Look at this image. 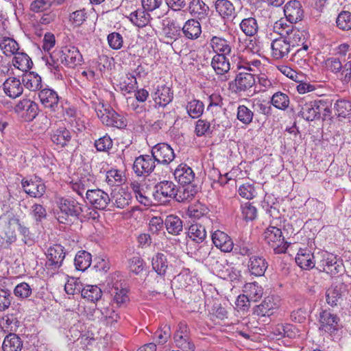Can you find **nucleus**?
Instances as JSON below:
<instances>
[{"label":"nucleus","instance_id":"1","mask_svg":"<svg viewBox=\"0 0 351 351\" xmlns=\"http://www.w3.org/2000/svg\"><path fill=\"white\" fill-rule=\"evenodd\" d=\"M82 56L78 49L74 46H65L60 49L54 50L47 59V64L50 69L60 71L62 64L69 67L81 64Z\"/></svg>","mask_w":351,"mask_h":351},{"label":"nucleus","instance_id":"2","mask_svg":"<svg viewBox=\"0 0 351 351\" xmlns=\"http://www.w3.org/2000/svg\"><path fill=\"white\" fill-rule=\"evenodd\" d=\"M60 213L57 214V219L60 223H66L69 217H86L84 208L75 199L62 197L58 201Z\"/></svg>","mask_w":351,"mask_h":351},{"label":"nucleus","instance_id":"3","mask_svg":"<svg viewBox=\"0 0 351 351\" xmlns=\"http://www.w3.org/2000/svg\"><path fill=\"white\" fill-rule=\"evenodd\" d=\"M263 239L277 254L285 253L289 247V243L285 241L281 229L274 226H269L264 231Z\"/></svg>","mask_w":351,"mask_h":351},{"label":"nucleus","instance_id":"4","mask_svg":"<svg viewBox=\"0 0 351 351\" xmlns=\"http://www.w3.org/2000/svg\"><path fill=\"white\" fill-rule=\"evenodd\" d=\"M97 108L96 112L97 117L101 121L107 126L115 127L117 128H124L127 125V123L124 117L112 108Z\"/></svg>","mask_w":351,"mask_h":351},{"label":"nucleus","instance_id":"5","mask_svg":"<svg viewBox=\"0 0 351 351\" xmlns=\"http://www.w3.org/2000/svg\"><path fill=\"white\" fill-rule=\"evenodd\" d=\"M156 167V160L152 155H141L136 157L133 163L132 169L138 177L149 176Z\"/></svg>","mask_w":351,"mask_h":351},{"label":"nucleus","instance_id":"6","mask_svg":"<svg viewBox=\"0 0 351 351\" xmlns=\"http://www.w3.org/2000/svg\"><path fill=\"white\" fill-rule=\"evenodd\" d=\"M286 28L285 30L281 31L280 35L285 36L288 43L290 44L292 50H294L296 47L308 45V35L305 31L300 30L294 27Z\"/></svg>","mask_w":351,"mask_h":351},{"label":"nucleus","instance_id":"7","mask_svg":"<svg viewBox=\"0 0 351 351\" xmlns=\"http://www.w3.org/2000/svg\"><path fill=\"white\" fill-rule=\"evenodd\" d=\"M339 321V317L330 310H322L318 317L319 328L326 332L332 333L338 330Z\"/></svg>","mask_w":351,"mask_h":351},{"label":"nucleus","instance_id":"8","mask_svg":"<svg viewBox=\"0 0 351 351\" xmlns=\"http://www.w3.org/2000/svg\"><path fill=\"white\" fill-rule=\"evenodd\" d=\"M152 155L156 162L161 165H169L175 158L173 149L167 143H160L154 145L151 150Z\"/></svg>","mask_w":351,"mask_h":351},{"label":"nucleus","instance_id":"9","mask_svg":"<svg viewBox=\"0 0 351 351\" xmlns=\"http://www.w3.org/2000/svg\"><path fill=\"white\" fill-rule=\"evenodd\" d=\"M86 202L95 208L104 210L110 202L109 195L103 190L88 189L86 193Z\"/></svg>","mask_w":351,"mask_h":351},{"label":"nucleus","instance_id":"10","mask_svg":"<svg viewBox=\"0 0 351 351\" xmlns=\"http://www.w3.org/2000/svg\"><path fill=\"white\" fill-rule=\"evenodd\" d=\"M65 255L63 246L60 244L53 245L47 250L46 253L47 258L46 266L49 269H58L62 265Z\"/></svg>","mask_w":351,"mask_h":351},{"label":"nucleus","instance_id":"11","mask_svg":"<svg viewBox=\"0 0 351 351\" xmlns=\"http://www.w3.org/2000/svg\"><path fill=\"white\" fill-rule=\"evenodd\" d=\"M320 270L330 274L331 276H335L343 274L344 266L341 260L338 259L333 254H326L320 261Z\"/></svg>","mask_w":351,"mask_h":351},{"label":"nucleus","instance_id":"12","mask_svg":"<svg viewBox=\"0 0 351 351\" xmlns=\"http://www.w3.org/2000/svg\"><path fill=\"white\" fill-rule=\"evenodd\" d=\"M173 337L176 346L184 351H194L195 345L190 337L187 326L184 323H180Z\"/></svg>","mask_w":351,"mask_h":351},{"label":"nucleus","instance_id":"13","mask_svg":"<svg viewBox=\"0 0 351 351\" xmlns=\"http://www.w3.org/2000/svg\"><path fill=\"white\" fill-rule=\"evenodd\" d=\"M23 191L31 197L40 198L46 191V186L40 178L25 180L21 182Z\"/></svg>","mask_w":351,"mask_h":351},{"label":"nucleus","instance_id":"14","mask_svg":"<svg viewBox=\"0 0 351 351\" xmlns=\"http://www.w3.org/2000/svg\"><path fill=\"white\" fill-rule=\"evenodd\" d=\"M152 264L153 269L158 275L156 278L157 285L154 287L158 289H161L162 285L165 282L163 276L168 267V262L166 256L162 253H158L152 258Z\"/></svg>","mask_w":351,"mask_h":351},{"label":"nucleus","instance_id":"15","mask_svg":"<svg viewBox=\"0 0 351 351\" xmlns=\"http://www.w3.org/2000/svg\"><path fill=\"white\" fill-rule=\"evenodd\" d=\"M38 110L37 104L29 99L20 100L14 107V111L25 116L27 121H32L37 116Z\"/></svg>","mask_w":351,"mask_h":351},{"label":"nucleus","instance_id":"16","mask_svg":"<svg viewBox=\"0 0 351 351\" xmlns=\"http://www.w3.org/2000/svg\"><path fill=\"white\" fill-rule=\"evenodd\" d=\"M318 106V100L311 101L308 102L300 101L299 104L300 110L298 114L308 121L319 119V112Z\"/></svg>","mask_w":351,"mask_h":351},{"label":"nucleus","instance_id":"17","mask_svg":"<svg viewBox=\"0 0 351 351\" xmlns=\"http://www.w3.org/2000/svg\"><path fill=\"white\" fill-rule=\"evenodd\" d=\"M284 12L287 19L291 23H297L303 17L304 11L300 2L298 0H291L284 8Z\"/></svg>","mask_w":351,"mask_h":351},{"label":"nucleus","instance_id":"18","mask_svg":"<svg viewBox=\"0 0 351 351\" xmlns=\"http://www.w3.org/2000/svg\"><path fill=\"white\" fill-rule=\"evenodd\" d=\"M40 101L46 108L55 112L59 106V97L58 93L51 88H44L38 93Z\"/></svg>","mask_w":351,"mask_h":351},{"label":"nucleus","instance_id":"19","mask_svg":"<svg viewBox=\"0 0 351 351\" xmlns=\"http://www.w3.org/2000/svg\"><path fill=\"white\" fill-rule=\"evenodd\" d=\"M346 291V285L343 282L333 283L326 291L327 303L331 306H337L342 301V298Z\"/></svg>","mask_w":351,"mask_h":351},{"label":"nucleus","instance_id":"20","mask_svg":"<svg viewBox=\"0 0 351 351\" xmlns=\"http://www.w3.org/2000/svg\"><path fill=\"white\" fill-rule=\"evenodd\" d=\"M271 48L272 57L276 60L287 57L292 51L290 44L288 43L285 36H282L271 42Z\"/></svg>","mask_w":351,"mask_h":351},{"label":"nucleus","instance_id":"21","mask_svg":"<svg viewBox=\"0 0 351 351\" xmlns=\"http://www.w3.org/2000/svg\"><path fill=\"white\" fill-rule=\"evenodd\" d=\"M152 97L156 105L165 107L172 101L173 93L169 87L165 85L158 86L155 91L152 93Z\"/></svg>","mask_w":351,"mask_h":351},{"label":"nucleus","instance_id":"22","mask_svg":"<svg viewBox=\"0 0 351 351\" xmlns=\"http://www.w3.org/2000/svg\"><path fill=\"white\" fill-rule=\"evenodd\" d=\"M5 94L10 98L15 99L23 94L22 81L15 77H10L3 84Z\"/></svg>","mask_w":351,"mask_h":351},{"label":"nucleus","instance_id":"23","mask_svg":"<svg viewBox=\"0 0 351 351\" xmlns=\"http://www.w3.org/2000/svg\"><path fill=\"white\" fill-rule=\"evenodd\" d=\"M51 140L53 144L62 148L69 145L71 141V134L65 127L61 126L56 130H52L50 133Z\"/></svg>","mask_w":351,"mask_h":351},{"label":"nucleus","instance_id":"24","mask_svg":"<svg viewBox=\"0 0 351 351\" xmlns=\"http://www.w3.org/2000/svg\"><path fill=\"white\" fill-rule=\"evenodd\" d=\"M268 267L265 258L259 255L251 256L247 263V268L251 274L262 276Z\"/></svg>","mask_w":351,"mask_h":351},{"label":"nucleus","instance_id":"25","mask_svg":"<svg viewBox=\"0 0 351 351\" xmlns=\"http://www.w3.org/2000/svg\"><path fill=\"white\" fill-rule=\"evenodd\" d=\"M213 244L222 252H230L233 249V242L230 237L224 232L216 230L212 234Z\"/></svg>","mask_w":351,"mask_h":351},{"label":"nucleus","instance_id":"26","mask_svg":"<svg viewBox=\"0 0 351 351\" xmlns=\"http://www.w3.org/2000/svg\"><path fill=\"white\" fill-rule=\"evenodd\" d=\"M278 305L275 302L273 296H268L258 305H256L253 310V313L259 317H269L274 313V310L278 308Z\"/></svg>","mask_w":351,"mask_h":351},{"label":"nucleus","instance_id":"27","mask_svg":"<svg viewBox=\"0 0 351 351\" xmlns=\"http://www.w3.org/2000/svg\"><path fill=\"white\" fill-rule=\"evenodd\" d=\"M295 263L302 269L309 270L315 265L313 254L308 249H300L295 257Z\"/></svg>","mask_w":351,"mask_h":351},{"label":"nucleus","instance_id":"28","mask_svg":"<svg viewBox=\"0 0 351 351\" xmlns=\"http://www.w3.org/2000/svg\"><path fill=\"white\" fill-rule=\"evenodd\" d=\"M155 197L161 199L174 198L176 195L177 186L171 181L164 180L158 183L156 186Z\"/></svg>","mask_w":351,"mask_h":351},{"label":"nucleus","instance_id":"29","mask_svg":"<svg viewBox=\"0 0 351 351\" xmlns=\"http://www.w3.org/2000/svg\"><path fill=\"white\" fill-rule=\"evenodd\" d=\"M175 179L180 184H191L195 178L192 169L186 164L179 165L174 170Z\"/></svg>","mask_w":351,"mask_h":351},{"label":"nucleus","instance_id":"30","mask_svg":"<svg viewBox=\"0 0 351 351\" xmlns=\"http://www.w3.org/2000/svg\"><path fill=\"white\" fill-rule=\"evenodd\" d=\"M180 27L177 25L174 20L167 18L162 21V34L167 39V43L176 40L180 32Z\"/></svg>","mask_w":351,"mask_h":351},{"label":"nucleus","instance_id":"31","mask_svg":"<svg viewBox=\"0 0 351 351\" xmlns=\"http://www.w3.org/2000/svg\"><path fill=\"white\" fill-rule=\"evenodd\" d=\"M128 19L133 25L138 27H143L149 23L152 17L149 12L142 7L132 12Z\"/></svg>","mask_w":351,"mask_h":351},{"label":"nucleus","instance_id":"32","mask_svg":"<svg viewBox=\"0 0 351 351\" xmlns=\"http://www.w3.org/2000/svg\"><path fill=\"white\" fill-rule=\"evenodd\" d=\"M188 10L192 16L201 20L207 17L209 7L202 0H191Z\"/></svg>","mask_w":351,"mask_h":351},{"label":"nucleus","instance_id":"33","mask_svg":"<svg viewBox=\"0 0 351 351\" xmlns=\"http://www.w3.org/2000/svg\"><path fill=\"white\" fill-rule=\"evenodd\" d=\"M23 86L30 91L39 90L42 88V78L35 72H25L22 76Z\"/></svg>","mask_w":351,"mask_h":351},{"label":"nucleus","instance_id":"34","mask_svg":"<svg viewBox=\"0 0 351 351\" xmlns=\"http://www.w3.org/2000/svg\"><path fill=\"white\" fill-rule=\"evenodd\" d=\"M164 224L167 232L178 236L183 231V221L177 215H170L166 217Z\"/></svg>","mask_w":351,"mask_h":351},{"label":"nucleus","instance_id":"35","mask_svg":"<svg viewBox=\"0 0 351 351\" xmlns=\"http://www.w3.org/2000/svg\"><path fill=\"white\" fill-rule=\"evenodd\" d=\"M237 91H245L255 84L254 74L248 73H239L234 80Z\"/></svg>","mask_w":351,"mask_h":351},{"label":"nucleus","instance_id":"36","mask_svg":"<svg viewBox=\"0 0 351 351\" xmlns=\"http://www.w3.org/2000/svg\"><path fill=\"white\" fill-rule=\"evenodd\" d=\"M210 44L214 51L217 53L216 55L226 56L232 51L230 42L221 37L213 36Z\"/></svg>","mask_w":351,"mask_h":351},{"label":"nucleus","instance_id":"37","mask_svg":"<svg viewBox=\"0 0 351 351\" xmlns=\"http://www.w3.org/2000/svg\"><path fill=\"white\" fill-rule=\"evenodd\" d=\"M182 30L184 36L189 39L197 38L202 33L200 23L193 19L188 20Z\"/></svg>","mask_w":351,"mask_h":351},{"label":"nucleus","instance_id":"38","mask_svg":"<svg viewBox=\"0 0 351 351\" xmlns=\"http://www.w3.org/2000/svg\"><path fill=\"white\" fill-rule=\"evenodd\" d=\"M12 64L15 68L25 73L32 68L33 62L27 53L19 51L14 56Z\"/></svg>","mask_w":351,"mask_h":351},{"label":"nucleus","instance_id":"39","mask_svg":"<svg viewBox=\"0 0 351 351\" xmlns=\"http://www.w3.org/2000/svg\"><path fill=\"white\" fill-rule=\"evenodd\" d=\"M187 236L195 243H202L206 238V228L200 223H193L188 228Z\"/></svg>","mask_w":351,"mask_h":351},{"label":"nucleus","instance_id":"40","mask_svg":"<svg viewBox=\"0 0 351 351\" xmlns=\"http://www.w3.org/2000/svg\"><path fill=\"white\" fill-rule=\"evenodd\" d=\"M211 66L217 75H224L230 69L229 60L226 56L215 55L212 59Z\"/></svg>","mask_w":351,"mask_h":351},{"label":"nucleus","instance_id":"41","mask_svg":"<svg viewBox=\"0 0 351 351\" xmlns=\"http://www.w3.org/2000/svg\"><path fill=\"white\" fill-rule=\"evenodd\" d=\"M23 348V341L21 338L14 333L8 335L3 342V351H21Z\"/></svg>","mask_w":351,"mask_h":351},{"label":"nucleus","instance_id":"42","mask_svg":"<svg viewBox=\"0 0 351 351\" xmlns=\"http://www.w3.org/2000/svg\"><path fill=\"white\" fill-rule=\"evenodd\" d=\"M112 198L114 205L119 208H124L132 202V195L129 191L123 188H120L113 192Z\"/></svg>","mask_w":351,"mask_h":351},{"label":"nucleus","instance_id":"43","mask_svg":"<svg viewBox=\"0 0 351 351\" xmlns=\"http://www.w3.org/2000/svg\"><path fill=\"white\" fill-rule=\"evenodd\" d=\"M177 188L175 199L178 202H184L191 200L197 193V189L191 184H182Z\"/></svg>","mask_w":351,"mask_h":351},{"label":"nucleus","instance_id":"44","mask_svg":"<svg viewBox=\"0 0 351 351\" xmlns=\"http://www.w3.org/2000/svg\"><path fill=\"white\" fill-rule=\"evenodd\" d=\"M216 11L223 19H229L234 13V6L228 0H217L215 3Z\"/></svg>","mask_w":351,"mask_h":351},{"label":"nucleus","instance_id":"45","mask_svg":"<svg viewBox=\"0 0 351 351\" xmlns=\"http://www.w3.org/2000/svg\"><path fill=\"white\" fill-rule=\"evenodd\" d=\"M240 29L247 36H254L258 30L257 21L254 17L243 19L240 24Z\"/></svg>","mask_w":351,"mask_h":351},{"label":"nucleus","instance_id":"46","mask_svg":"<svg viewBox=\"0 0 351 351\" xmlns=\"http://www.w3.org/2000/svg\"><path fill=\"white\" fill-rule=\"evenodd\" d=\"M271 104L277 109L286 110L290 104V99L287 94L278 91L271 98Z\"/></svg>","mask_w":351,"mask_h":351},{"label":"nucleus","instance_id":"47","mask_svg":"<svg viewBox=\"0 0 351 351\" xmlns=\"http://www.w3.org/2000/svg\"><path fill=\"white\" fill-rule=\"evenodd\" d=\"M91 254L86 251H80L75 256L74 264L79 271H85L91 264Z\"/></svg>","mask_w":351,"mask_h":351},{"label":"nucleus","instance_id":"48","mask_svg":"<svg viewBox=\"0 0 351 351\" xmlns=\"http://www.w3.org/2000/svg\"><path fill=\"white\" fill-rule=\"evenodd\" d=\"M0 48L5 56H14L19 52V45L13 38L4 37L0 38Z\"/></svg>","mask_w":351,"mask_h":351},{"label":"nucleus","instance_id":"49","mask_svg":"<svg viewBox=\"0 0 351 351\" xmlns=\"http://www.w3.org/2000/svg\"><path fill=\"white\" fill-rule=\"evenodd\" d=\"M243 292L252 301L256 302L263 296V289L257 282H250L244 285Z\"/></svg>","mask_w":351,"mask_h":351},{"label":"nucleus","instance_id":"50","mask_svg":"<svg viewBox=\"0 0 351 351\" xmlns=\"http://www.w3.org/2000/svg\"><path fill=\"white\" fill-rule=\"evenodd\" d=\"M308 45H303V47L295 49V52L291 57V60L300 67L303 68L307 65L308 49Z\"/></svg>","mask_w":351,"mask_h":351},{"label":"nucleus","instance_id":"51","mask_svg":"<svg viewBox=\"0 0 351 351\" xmlns=\"http://www.w3.org/2000/svg\"><path fill=\"white\" fill-rule=\"evenodd\" d=\"M102 295V291L99 287L96 285H87L84 286L82 291V297L88 301L95 302L98 301Z\"/></svg>","mask_w":351,"mask_h":351},{"label":"nucleus","instance_id":"52","mask_svg":"<svg viewBox=\"0 0 351 351\" xmlns=\"http://www.w3.org/2000/svg\"><path fill=\"white\" fill-rule=\"evenodd\" d=\"M254 116V112L245 105H239L237 107V118L244 125H250Z\"/></svg>","mask_w":351,"mask_h":351},{"label":"nucleus","instance_id":"53","mask_svg":"<svg viewBox=\"0 0 351 351\" xmlns=\"http://www.w3.org/2000/svg\"><path fill=\"white\" fill-rule=\"evenodd\" d=\"M208 208L204 204L198 202L189 206L187 215L190 218L199 219L208 213Z\"/></svg>","mask_w":351,"mask_h":351},{"label":"nucleus","instance_id":"54","mask_svg":"<svg viewBox=\"0 0 351 351\" xmlns=\"http://www.w3.org/2000/svg\"><path fill=\"white\" fill-rule=\"evenodd\" d=\"M128 290L125 288H119L114 287L112 289V295H113V302L116 303L118 306L125 304L129 301Z\"/></svg>","mask_w":351,"mask_h":351},{"label":"nucleus","instance_id":"55","mask_svg":"<svg viewBox=\"0 0 351 351\" xmlns=\"http://www.w3.org/2000/svg\"><path fill=\"white\" fill-rule=\"evenodd\" d=\"M84 286L78 278H69L64 285V290L67 294L74 295L76 293L82 294Z\"/></svg>","mask_w":351,"mask_h":351},{"label":"nucleus","instance_id":"56","mask_svg":"<svg viewBox=\"0 0 351 351\" xmlns=\"http://www.w3.org/2000/svg\"><path fill=\"white\" fill-rule=\"evenodd\" d=\"M204 104L199 100L193 99L189 101L186 106L189 115L193 118H198L204 112Z\"/></svg>","mask_w":351,"mask_h":351},{"label":"nucleus","instance_id":"57","mask_svg":"<svg viewBox=\"0 0 351 351\" xmlns=\"http://www.w3.org/2000/svg\"><path fill=\"white\" fill-rule=\"evenodd\" d=\"M14 295L20 300L28 298L32 293L31 286L25 282L18 284L14 289Z\"/></svg>","mask_w":351,"mask_h":351},{"label":"nucleus","instance_id":"58","mask_svg":"<svg viewBox=\"0 0 351 351\" xmlns=\"http://www.w3.org/2000/svg\"><path fill=\"white\" fill-rule=\"evenodd\" d=\"M94 145L98 152H108L112 147L113 142L110 136L106 134L95 140Z\"/></svg>","mask_w":351,"mask_h":351},{"label":"nucleus","instance_id":"59","mask_svg":"<svg viewBox=\"0 0 351 351\" xmlns=\"http://www.w3.org/2000/svg\"><path fill=\"white\" fill-rule=\"evenodd\" d=\"M337 26L343 31L351 29V13L346 11L341 12L336 20Z\"/></svg>","mask_w":351,"mask_h":351},{"label":"nucleus","instance_id":"60","mask_svg":"<svg viewBox=\"0 0 351 351\" xmlns=\"http://www.w3.org/2000/svg\"><path fill=\"white\" fill-rule=\"evenodd\" d=\"M335 109L339 117L346 118L351 115V103L346 100H338L335 104Z\"/></svg>","mask_w":351,"mask_h":351},{"label":"nucleus","instance_id":"61","mask_svg":"<svg viewBox=\"0 0 351 351\" xmlns=\"http://www.w3.org/2000/svg\"><path fill=\"white\" fill-rule=\"evenodd\" d=\"M29 215L37 223H39L46 218L47 210L43 205L34 204L30 208Z\"/></svg>","mask_w":351,"mask_h":351},{"label":"nucleus","instance_id":"62","mask_svg":"<svg viewBox=\"0 0 351 351\" xmlns=\"http://www.w3.org/2000/svg\"><path fill=\"white\" fill-rule=\"evenodd\" d=\"M106 181L110 186L120 185L123 181V172L117 169H111L106 173Z\"/></svg>","mask_w":351,"mask_h":351},{"label":"nucleus","instance_id":"63","mask_svg":"<svg viewBox=\"0 0 351 351\" xmlns=\"http://www.w3.org/2000/svg\"><path fill=\"white\" fill-rule=\"evenodd\" d=\"M170 336V327L168 325H165L162 328L156 331L154 334L153 339L158 344H164L167 341Z\"/></svg>","mask_w":351,"mask_h":351},{"label":"nucleus","instance_id":"64","mask_svg":"<svg viewBox=\"0 0 351 351\" xmlns=\"http://www.w3.org/2000/svg\"><path fill=\"white\" fill-rule=\"evenodd\" d=\"M102 316L110 324L117 323L120 319V316L110 305L103 306L100 308Z\"/></svg>","mask_w":351,"mask_h":351}]
</instances>
